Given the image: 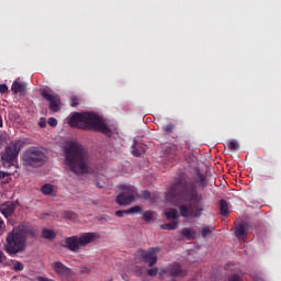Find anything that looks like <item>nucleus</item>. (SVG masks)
Returning a JSON list of instances; mask_svg holds the SVG:
<instances>
[{
	"mask_svg": "<svg viewBox=\"0 0 281 281\" xmlns=\"http://www.w3.org/2000/svg\"><path fill=\"white\" fill-rule=\"evenodd\" d=\"M228 281H243V279L238 276V273H235L228 278Z\"/></svg>",
	"mask_w": 281,
	"mask_h": 281,
	"instance_id": "33",
	"label": "nucleus"
},
{
	"mask_svg": "<svg viewBox=\"0 0 281 281\" xmlns=\"http://www.w3.org/2000/svg\"><path fill=\"white\" fill-rule=\"evenodd\" d=\"M37 236L38 231L29 223H23L13 227L5 237V243L3 245L5 254L12 257L23 254L25 249H27V238H36Z\"/></svg>",
	"mask_w": 281,
	"mask_h": 281,
	"instance_id": "2",
	"label": "nucleus"
},
{
	"mask_svg": "<svg viewBox=\"0 0 281 281\" xmlns=\"http://www.w3.org/2000/svg\"><path fill=\"white\" fill-rule=\"evenodd\" d=\"M212 232H214V227L204 226L201 231L202 238H207V236L212 235Z\"/></svg>",
	"mask_w": 281,
	"mask_h": 281,
	"instance_id": "23",
	"label": "nucleus"
},
{
	"mask_svg": "<svg viewBox=\"0 0 281 281\" xmlns=\"http://www.w3.org/2000/svg\"><path fill=\"white\" fill-rule=\"evenodd\" d=\"M52 269L54 270L56 276H59L60 278H66L67 276H69V273H71V269L60 261L53 262Z\"/></svg>",
	"mask_w": 281,
	"mask_h": 281,
	"instance_id": "12",
	"label": "nucleus"
},
{
	"mask_svg": "<svg viewBox=\"0 0 281 281\" xmlns=\"http://www.w3.org/2000/svg\"><path fill=\"white\" fill-rule=\"evenodd\" d=\"M249 232V225L245 222L235 227V236L238 240H243Z\"/></svg>",
	"mask_w": 281,
	"mask_h": 281,
	"instance_id": "14",
	"label": "nucleus"
},
{
	"mask_svg": "<svg viewBox=\"0 0 281 281\" xmlns=\"http://www.w3.org/2000/svg\"><path fill=\"white\" fill-rule=\"evenodd\" d=\"M123 280L127 281L128 280V276L123 277Z\"/></svg>",
	"mask_w": 281,
	"mask_h": 281,
	"instance_id": "45",
	"label": "nucleus"
},
{
	"mask_svg": "<svg viewBox=\"0 0 281 281\" xmlns=\"http://www.w3.org/2000/svg\"><path fill=\"white\" fill-rule=\"evenodd\" d=\"M22 166H29L30 168H41L45 166L47 161V156L38 147H30L26 149L21 158Z\"/></svg>",
	"mask_w": 281,
	"mask_h": 281,
	"instance_id": "5",
	"label": "nucleus"
},
{
	"mask_svg": "<svg viewBox=\"0 0 281 281\" xmlns=\"http://www.w3.org/2000/svg\"><path fill=\"white\" fill-rule=\"evenodd\" d=\"M143 221H145V223H150V221H153V212L147 211L143 214Z\"/></svg>",
	"mask_w": 281,
	"mask_h": 281,
	"instance_id": "29",
	"label": "nucleus"
},
{
	"mask_svg": "<svg viewBox=\"0 0 281 281\" xmlns=\"http://www.w3.org/2000/svg\"><path fill=\"white\" fill-rule=\"evenodd\" d=\"M42 238H45L46 240H54V238H56V233L52 229L44 228L42 231Z\"/></svg>",
	"mask_w": 281,
	"mask_h": 281,
	"instance_id": "19",
	"label": "nucleus"
},
{
	"mask_svg": "<svg viewBox=\"0 0 281 281\" xmlns=\"http://www.w3.org/2000/svg\"><path fill=\"white\" fill-rule=\"evenodd\" d=\"M138 212H142V206L139 205L132 206L131 209L126 210V214H138Z\"/></svg>",
	"mask_w": 281,
	"mask_h": 281,
	"instance_id": "28",
	"label": "nucleus"
},
{
	"mask_svg": "<svg viewBox=\"0 0 281 281\" xmlns=\"http://www.w3.org/2000/svg\"><path fill=\"white\" fill-rule=\"evenodd\" d=\"M3 127V117L0 116V128Z\"/></svg>",
	"mask_w": 281,
	"mask_h": 281,
	"instance_id": "43",
	"label": "nucleus"
},
{
	"mask_svg": "<svg viewBox=\"0 0 281 281\" xmlns=\"http://www.w3.org/2000/svg\"><path fill=\"white\" fill-rule=\"evenodd\" d=\"M143 194V199H145V201H148V199H150V191L145 190L142 192Z\"/></svg>",
	"mask_w": 281,
	"mask_h": 281,
	"instance_id": "36",
	"label": "nucleus"
},
{
	"mask_svg": "<svg viewBox=\"0 0 281 281\" xmlns=\"http://www.w3.org/2000/svg\"><path fill=\"white\" fill-rule=\"evenodd\" d=\"M13 269L14 271H23V269H25V266H23V262L21 261H15V263L13 265Z\"/></svg>",
	"mask_w": 281,
	"mask_h": 281,
	"instance_id": "30",
	"label": "nucleus"
},
{
	"mask_svg": "<svg viewBox=\"0 0 281 281\" xmlns=\"http://www.w3.org/2000/svg\"><path fill=\"white\" fill-rule=\"evenodd\" d=\"M166 153L167 155H170V158L173 159L177 157V147L175 145L172 146H169L167 149H166Z\"/></svg>",
	"mask_w": 281,
	"mask_h": 281,
	"instance_id": "25",
	"label": "nucleus"
},
{
	"mask_svg": "<svg viewBox=\"0 0 281 281\" xmlns=\"http://www.w3.org/2000/svg\"><path fill=\"white\" fill-rule=\"evenodd\" d=\"M179 227V222L178 221H172L171 223H165L160 226V229H168V231H173Z\"/></svg>",
	"mask_w": 281,
	"mask_h": 281,
	"instance_id": "20",
	"label": "nucleus"
},
{
	"mask_svg": "<svg viewBox=\"0 0 281 281\" xmlns=\"http://www.w3.org/2000/svg\"><path fill=\"white\" fill-rule=\"evenodd\" d=\"M168 276L169 278H186L188 270L181 266V263L175 261L161 269L160 276Z\"/></svg>",
	"mask_w": 281,
	"mask_h": 281,
	"instance_id": "11",
	"label": "nucleus"
},
{
	"mask_svg": "<svg viewBox=\"0 0 281 281\" xmlns=\"http://www.w3.org/2000/svg\"><path fill=\"white\" fill-rule=\"evenodd\" d=\"M11 91L14 95H18V93H25V91H27V85L21 80H15L11 86Z\"/></svg>",
	"mask_w": 281,
	"mask_h": 281,
	"instance_id": "15",
	"label": "nucleus"
},
{
	"mask_svg": "<svg viewBox=\"0 0 281 281\" xmlns=\"http://www.w3.org/2000/svg\"><path fill=\"white\" fill-rule=\"evenodd\" d=\"M71 128H80L81 131H98L104 135L111 133V128L95 113L75 112L68 120Z\"/></svg>",
	"mask_w": 281,
	"mask_h": 281,
	"instance_id": "4",
	"label": "nucleus"
},
{
	"mask_svg": "<svg viewBox=\"0 0 281 281\" xmlns=\"http://www.w3.org/2000/svg\"><path fill=\"white\" fill-rule=\"evenodd\" d=\"M165 216L167 221H179V211L177 209H170L169 211L165 212Z\"/></svg>",
	"mask_w": 281,
	"mask_h": 281,
	"instance_id": "18",
	"label": "nucleus"
},
{
	"mask_svg": "<svg viewBox=\"0 0 281 281\" xmlns=\"http://www.w3.org/2000/svg\"><path fill=\"white\" fill-rule=\"evenodd\" d=\"M3 148V138L0 137V149Z\"/></svg>",
	"mask_w": 281,
	"mask_h": 281,
	"instance_id": "44",
	"label": "nucleus"
},
{
	"mask_svg": "<svg viewBox=\"0 0 281 281\" xmlns=\"http://www.w3.org/2000/svg\"><path fill=\"white\" fill-rule=\"evenodd\" d=\"M4 260H7L5 254L3 250H0V262H4Z\"/></svg>",
	"mask_w": 281,
	"mask_h": 281,
	"instance_id": "39",
	"label": "nucleus"
},
{
	"mask_svg": "<svg viewBox=\"0 0 281 281\" xmlns=\"http://www.w3.org/2000/svg\"><path fill=\"white\" fill-rule=\"evenodd\" d=\"M16 210V202H4L0 204V212L4 216V218H10L14 211Z\"/></svg>",
	"mask_w": 281,
	"mask_h": 281,
	"instance_id": "13",
	"label": "nucleus"
},
{
	"mask_svg": "<svg viewBox=\"0 0 281 281\" xmlns=\"http://www.w3.org/2000/svg\"><path fill=\"white\" fill-rule=\"evenodd\" d=\"M98 238V234L95 233H85L81 236H71L65 239L64 247L65 249H69V251L78 252L80 251V247H87V245H91L93 240Z\"/></svg>",
	"mask_w": 281,
	"mask_h": 281,
	"instance_id": "7",
	"label": "nucleus"
},
{
	"mask_svg": "<svg viewBox=\"0 0 281 281\" xmlns=\"http://www.w3.org/2000/svg\"><path fill=\"white\" fill-rule=\"evenodd\" d=\"M157 273H159V268H151L147 272V274L150 276L151 278H155Z\"/></svg>",
	"mask_w": 281,
	"mask_h": 281,
	"instance_id": "31",
	"label": "nucleus"
},
{
	"mask_svg": "<svg viewBox=\"0 0 281 281\" xmlns=\"http://www.w3.org/2000/svg\"><path fill=\"white\" fill-rule=\"evenodd\" d=\"M220 214L222 216H229V203L226 200L220 201Z\"/></svg>",
	"mask_w": 281,
	"mask_h": 281,
	"instance_id": "17",
	"label": "nucleus"
},
{
	"mask_svg": "<svg viewBox=\"0 0 281 281\" xmlns=\"http://www.w3.org/2000/svg\"><path fill=\"white\" fill-rule=\"evenodd\" d=\"M42 192L43 194H47V195L52 194L54 192V186L52 184L42 186Z\"/></svg>",
	"mask_w": 281,
	"mask_h": 281,
	"instance_id": "26",
	"label": "nucleus"
},
{
	"mask_svg": "<svg viewBox=\"0 0 281 281\" xmlns=\"http://www.w3.org/2000/svg\"><path fill=\"white\" fill-rule=\"evenodd\" d=\"M24 146L25 140L23 139H18L7 146L4 151L0 155L2 166L4 168H12V166H14V160L19 157V154L23 150Z\"/></svg>",
	"mask_w": 281,
	"mask_h": 281,
	"instance_id": "6",
	"label": "nucleus"
},
{
	"mask_svg": "<svg viewBox=\"0 0 281 281\" xmlns=\"http://www.w3.org/2000/svg\"><path fill=\"white\" fill-rule=\"evenodd\" d=\"M196 183H199L200 188H206L207 187V178L203 173L198 175Z\"/></svg>",
	"mask_w": 281,
	"mask_h": 281,
	"instance_id": "22",
	"label": "nucleus"
},
{
	"mask_svg": "<svg viewBox=\"0 0 281 281\" xmlns=\"http://www.w3.org/2000/svg\"><path fill=\"white\" fill-rule=\"evenodd\" d=\"M12 173L7 171H0V179H5V177H10Z\"/></svg>",
	"mask_w": 281,
	"mask_h": 281,
	"instance_id": "38",
	"label": "nucleus"
},
{
	"mask_svg": "<svg viewBox=\"0 0 281 281\" xmlns=\"http://www.w3.org/2000/svg\"><path fill=\"white\" fill-rule=\"evenodd\" d=\"M77 216L78 215H76V213H74L71 211L66 212V218L75 220V218H77Z\"/></svg>",
	"mask_w": 281,
	"mask_h": 281,
	"instance_id": "34",
	"label": "nucleus"
},
{
	"mask_svg": "<svg viewBox=\"0 0 281 281\" xmlns=\"http://www.w3.org/2000/svg\"><path fill=\"white\" fill-rule=\"evenodd\" d=\"M143 153H144V149L137 147V140H134L132 145V155H134V157H142Z\"/></svg>",
	"mask_w": 281,
	"mask_h": 281,
	"instance_id": "21",
	"label": "nucleus"
},
{
	"mask_svg": "<svg viewBox=\"0 0 281 281\" xmlns=\"http://www.w3.org/2000/svg\"><path fill=\"white\" fill-rule=\"evenodd\" d=\"M171 196L188 199L190 204H180L179 212L182 218L191 221V218H201L203 215V203L199 200V191L194 182H189L186 176H180L176 183L170 188Z\"/></svg>",
	"mask_w": 281,
	"mask_h": 281,
	"instance_id": "1",
	"label": "nucleus"
},
{
	"mask_svg": "<svg viewBox=\"0 0 281 281\" xmlns=\"http://www.w3.org/2000/svg\"><path fill=\"white\" fill-rule=\"evenodd\" d=\"M126 214V210H119L115 212V216H119V218H122Z\"/></svg>",
	"mask_w": 281,
	"mask_h": 281,
	"instance_id": "37",
	"label": "nucleus"
},
{
	"mask_svg": "<svg viewBox=\"0 0 281 281\" xmlns=\"http://www.w3.org/2000/svg\"><path fill=\"white\" fill-rule=\"evenodd\" d=\"M41 95L44 100H46V102H49V111H53V113H58V111H60L63 104V101H60V95L47 89H43Z\"/></svg>",
	"mask_w": 281,
	"mask_h": 281,
	"instance_id": "10",
	"label": "nucleus"
},
{
	"mask_svg": "<svg viewBox=\"0 0 281 281\" xmlns=\"http://www.w3.org/2000/svg\"><path fill=\"white\" fill-rule=\"evenodd\" d=\"M119 190L121 192L115 199L117 205H131L135 201V196H137V189L135 187L121 184L119 186Z\"/></svg>",
	"mask_w": 281,
	"mask_h": 281,
	"instance_id": "8",
	"label": "nucleus"
},
{
	"mask_svg": "<svg viewBox=\"0 0 281 281\" xmlns=\"http://www.w3.org/2000/svg\"><path fill=\"white\" fill-rule=\"evenodd\" d=\"M162 131H165V133L170 135V133H172V131H175V124L168 123V124L164 125Z\"/></svg>",
	"mask_w": 281,
	"mask_h": 281,
	"instance_id": "27",
	"label": "nucleus"
},
{
	"mask_svg": "<svg viewBox=\"0 0 281 281\" xmlns=\"http://www.w3.org/2000/svg\"><path fill=\"white\" fill-rule=\"evenodd\" d=\"M64 164L66 170L72 175H87L89 172V153L78 143H69L64 148Z\"/></svg>",
	"mask_w": 281,
	"mask_h": 281,
	"instance_id": "3",
	"label": "nucleus"
},
{
	"mask_svg": "<svg viewBox=\"0 0 281 281\" xmlns=\"http://www.w3.org/2000/svg\"><path fill=\"white\" fill-rule=\"evenodd\" d=\"M157 254H159V249H139L135 254V260H138V262H146L148 267H155L157 262Z\"/></svg>",
	"mask_w": 281,
	"mask_h": 281,
	"instance_id": "9",
	"label": "nucleus"
},
{
	"mask_svg": "<svg viewBox=\"0 0 281 281\" xmlns=\"http://www.w3.org/2000/svg\"><path fill=\"white\" fill-rule=\"evenodd\" d=\"M48 125L49 126H58V120H56L54 117H49L48 119Z\"/></svg>",
	"mask_w": 281,
	"mask_h": 281,
	"instance_id": "32",
	"label": "nucleus"
},
{
	"mask_svg": "<svg viewBox=\"0 0 281 281\" xmlns=\"http://www.w3.org/2000/svg\"><path fill=\"white\" fill-rule=\"evenodd\" d=\"M40 126H41V128H45V126H47V122L41 121Z\"/></svg>",
	"mask_w": 281,
	"mask_h": 281,
	"instance_id": "41",
	"label": "nucleus"
},
{
	"mask_svg": "<svg viewBox=\"0 0 281 281\" xmlns=\"http://www.w3.org/2000/svg\"><path fill=\"white\" fill-rule=\"evenodd\" d=\"M70 106H78V99H72Z\"/></svg>",
	"mask_w": 281,
	"mask_h": 281,
	"instance_id": "40",
	"label": "nucleus"
},
{
	"mask_svg": "<svg viewBox=\"0 0 281 281\" xmlns=\"http://www.w3.org/2000/svg\"><path fill=\"white\" fill-rule=\"evenodd\" d=\"M228 148L229 150H232L233 153H236V150H238L240 148V144L238 143V140L233 139L228 143Z\"/></svg>",
	"mask_w": 281,
	"mask_h": 281,
	"instance_id": "24",
	"label": "nucleus"
},
{
	"mask_svg": "<svg viewBox=\"0 0 281 281\" xmlns=\"http://www.w3.org/2000/svg\"><path fill=\"white\" fill-rule=\"evenodd\" d=\"M0 93H8V85L2 83L0 85Z\"/></svg>",
	"mask_w": 281,
	"mask_h": 281,
	"instance_id": "35",
	"label": "nucleus"
},
{
	"mask_svg": "<svg viewBox=\"0 0 281 281\" xmlns=\"http://www.w3.org/2000/svg\"><path fill=\"white\" fill-rule=\"evenodd\" d=\"M3 225H4L3 218L0 217V229H3Z\"/></svg>",
	"mask_w": 281,
	"mask_h": 281,
	"instance_id": "42",
	"label": "nucleus"
},
{
	"mask_svg": "<svg viewBox=\"0 0 281 281\" xmlns=\"http://www.w3.org/2000/svg\"><path fill=\"white\" fill-rule=\"evenodd\" d=\"M181 236H183L184 238H187V240H194V238H196V231H194V228H188L184 227L181 229L180 232Z\"/></svg>",
	"mask_w": 281,
	"mask_h": 281,
	"instance_id": "16",
	"label": "nucleus"
}]
</instances>
